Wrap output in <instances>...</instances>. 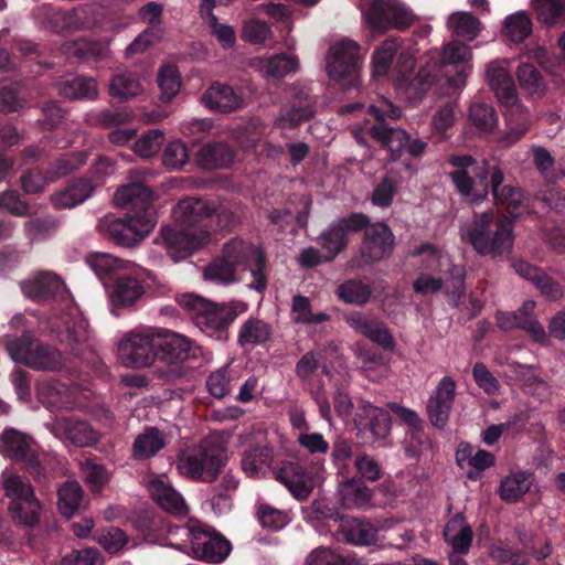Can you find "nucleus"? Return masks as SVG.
Here are the masks:
<instances>
[{
	"label": "nucleus",
	"instance_id": "nucleus-1",
	"mask_svg": "<svg viewBox=\"0 0 565 565\" xmlns=\"http://www.w3.org/2000/svg\"><path fill=\"white\" fill-rule=\"evenodd\" d=\"M471 58L472 53L468 45L456 40L450 41L443 47L439 66L436 64L426 65L419 70L412 82L406 83L407 74L413 70L415 62L413 54L409 52L402 53L397 62L398 72L401 73V77L397 78V89L403 92L411 103H417L430 88L441 68L447 66L456 67L457 74L449 77L448 83L451 87L458 88L465 85L466 78L471 72Z\"/></svg>",
	"mask_w": 565,
	"mask_h": 565
},
{
	"label": "nucleus",
	"instance_id": "nucleus-2",
	"mask_svg": "<svg viewBox=\"0 0 565 565\" xmlns=\"http://www.w3.org/2000/svg\"><path fill=\"white\" fill-rule=\"evenodd\" d=\"M207 204L201 199L188 198L173 210L175 223L162 228L157 239L170 257L178 262L211 241V233L203 223L210 216Z\"/></svg>",
	"mask_w": 565,
	"mask_h": 565
},
{
	"label": "nucleus",
	"instance_id": "nucleus-3",
	"mask_svg": "<svg viewBox=\"0 0 565 565\" xmlns=\"http://www.w3.org/2000/svg\"><path fill=\"white\" fill-rule=\"evenodd\" d=\"M418 258L423 270L413 286L418 294H435L443 287L449 301L458 306L465 295L466 270L461 265L452 263L449 255L433 244H423L413 252Z\"/></svg>",
	"mask_w": 565,
	"mask_h": 565
},
{
	"label": "nucleus",
	"instance_id": "nucleus-4",
	"mask_svg": "<svg viewBox=\"0 0 565 565\" xmlns=\"http://www.w3.org/2000/svg\"><path fill=\"white\" fill-rule=\"evenodd\" d=\"M459 233L480 256L501 259L513 249V222L504 215L494 217L491 211L475 214L461 224Z\"/></svg>",
	"mask_w": 565,
	"mask_h": 565
},
{
	"label": "nucleus",
	"instance_id": "nucleus-5",
	"mask_svg": "<svg viewBox=\"0 0 565 565\" xmlns=\"http://www.w3.org/2000/svg\"><path fill=\"white\" fill-rule=\"evenodd\" d=\"M178 303L189 311L203 333L218 340L226 338L228 326L248 309V305L241 300L216 303L194 294L179 296Z\"/></svg>",
	"mask_w": 565,
	"mask_h": 565
},
{
	"label": "nucleus",
	"instance_id": "nucleus-6",
	"mask_svg": "<svg viewBox=\"0 0 565 565\" xmlns=\"http://www.w3.org/2000/svg\"><path fill=\"white\" fill-rule=\"evenodd\" d=\"M449 163L454 168L450 178L460 196L470 204L484 201L493 186V171L501 170L484 159L471 156L451 157Z\"/></svg>",
	"mask_w": 565,
	"mask_h": 565
},
{
	"label": "nucleus",
	"instance_id": "nucleus-7",
	"mask_svg": "<svg viewBox=\"0 0 565 565\" xmlns=\"http://www.w3.org/2000/svg\"><path fill=\"white\" fill-rule=\"evenodd\" d=\"M0 455L21 463L38 482H45L54 477L51 460L40 457L35 439L17 428L9 427L0 434Z\"/></svg>",
	"mask_w": 565,
	"mask_h": 565
},
{
	"label": "nucleus",
	"instance_id": "nucleus-8",
	"mask_svg": "<svg viewBox=\"0 0 565 565\" xmlns=\"http://www.w3.org/2000/svg\"><path fill=\"white\" fill-rule=\"evenodd\" d=\"M6 349L14 362L35 371L57 372L65 363L60 350L43 343L29 332L18 339L7 340Z\"/></svg>",
	"mask_w": 565,
	"mask_h": 565
},
{
	"label": "nucleus",
	"instance_id": "nucleus-9",
	"mask_svg": "<svg viewBox=\"0 0 565 565\" xmlns=\"http://www.w3.org/2000/svg\"><path fill=\"white\" fill-rule=\"evenodd\" d=\"M226 459V451L222 447L194 446L179 454L177 468L186 478L211 482L218 476Z\"/></svg>",
	"mask_w": 565,
	"mask_h": 565
},
{
	"label": "nucleus",
	"instance_id": "nucleus-10",
	"mask_svg": "<svg viewBox=\"0 0 565 565\" xmlns=\"http://www.w3.org/2000/svg\"><path fill=\"white\" fill-rule=\"evenodd\" d=\"M170 533L186 540L192 547L194 556L207 563L218 564L231 552V544L225 537L205 530L201 525L175 526Z\"/></svg>",
	"mask_w": 565,
	"mask_h": 565
},
{
	"label": "nucleus",
	"instance_id": "nucleus-11",
	"mask_svg": "<svg viewBox=\"0 0 565 565\" xmlns=\"http://www.w3.org/2000/svg\"><path fill=\"white\" fill-rule=\"evenodd\" d=\"M327 72L330 78L344 87L354 86L360 77V45L350 39H342L331 45L327 56Z\"/></svg>",
	"mask_w": 565,
	"mask_h": 565
},
{
	"label": "nucleus",
	"instance_id": "nucleus-12",
	"mask_svg": "<svg viewBox=\"0 0 565 565\" xmlns=\"http://www.w3.org/2000/svg\"><path fill=\"white\" fill-rule=\"evenodd\" d=\"M157 329L138 327L126 332L118 342L122 363L130 367L150 366L156 361Z\"/></svg>",
	"mask_w": 565,
	"mask_h": 565
},
{
	"label": "nucleus",
	"instance_id": "nucleus-13",
	"mask_svg": "<svg viewBox=\"0 0 565 565\" xmlns=\"http://www.w3.org/2000/svg\"><path fill=\"white\" fill-rule=\"evenodd\" d=\"M38 398L51 412L86 407L90 392L79 385H66L56 380H44L36 386Z\"/></svg>",
	"mask_w": 565,
	"mask_h": 565
},
{
	"label": "nucleus",
	"instance_id": "nucleus-14",
	"mask_svg": "<svg viewBox=\"0 0 565 565\" xmlns=\"http://www.w3.org/2000/svg\"><path fill=\"white\" fill-rule=\"evenodd\" d=\"M154 213L127 215L125 218L110 220L107 223L109 237L118 245L132 246L139 243L153 228Z\"/></svg>",
	"mask_w": 565,
	"mask_h": 565
},
{
	"label": "nucleus",
	"instance_id": "nucleus-15",
	"mask_svg": "<svg viewBox=\"0 0 565 565\" xmlns=\"http://www.w3.org/2000/svg\"><path fill=\"white\" fill-rule=\"evenodd\" d=\"M199 348L192 341L166 329H157L156 359L169 364H177L196 358Z\"/></svg>",
	"mask_w": 565,
	"mask_h": 565
},
{
	"label": "nucleus",
	"instance_id": "nucleus-16",
	"mask_svg": "<svg viewBox=\"0 0 565 565\" xmlns=\"http://www.w3.org/2000/svg\"><path fill=\"white\" fill-rule=\"evenodd\" d=\"M354 425L362 441L373 445L386 437L388 416L383 409L370 403H362L355 413Z\"/></svg>",
	"mask_w": 565,
	"mask_h": 565
},
{
	"label": "nucleus",
	"instance_id": "nucleus-17",
	"mask_svg": "<svg viewBox=\"0 0 565 565\" xmlns=\"http://www.w3.org/2000/svg\"><path fill=\"white\" fill-rule=\"evenodd\" d=\"M45 427L63 443L78 447L90 446L98 438L94 428L75 417H56L46 423Z\"/></svg>",
	"mask_w": 565,
	"mask_h": 565
},
{
	"label": "nucleus",
	"instance_id": "nucleus-18",
	"mask_svg": "<svg viewBox=\"0 0 565 565\" xmlns=\"http://www.w3.org/2000/svg\"><path fill=\"white\" fill-rule=\"evenodd\" d=\"M510 60H493L486 65L484 79L501 105H510L518 96L510 73Z\"/></svg>",
	"mask_w": 565,
	"mask_h": 565
},
{
	"label": "nucleus",
	"instance_id": "nucleus-19",
	"mask_svg": "<svg viewBox=\"0 0 565 565\" xmlns=\"http://www.w3.org/2000/svg\"><path fill=\"white\" fill-rule=\"evenodd\" d=\"M426 148V143L419 139H412L403 129L391 128V162H395L392 169L399 173L403 168L412 174V160L419 157Z\"/></svg>",
	"mask_w": 565,
	"mask_h": 565
},
{
	"label": "nucleus",
	"instance_id": "nucleus-20",
	"mask_svg": "<svg viewBox=\"0 0 565 565\" xmlns=\"http://www.w3.org/2000/svg\"><path fill=\"white\" fill-rule=\"evenodd\" d=\"M455 392L456 382L450 376L443 377L427 402V414L433 426L444 428L447 425Z\"/></svg>",
	"mask_w": 565,
	"mask_h": 565
},
{
	"label": "nucleus",
	"instance_id": "nucleus-21",
	"mask_svg": "<svg viewBox=\"0 0 565 565\" xmlns=\"http://www.w3.org/2000/svg\"><path fill=\"white\" fill-rule=\"evenodd\" d=\"M276 479L298 500L307 499L316 484L315 473L299 462L284 463L276 472Z\"/></svg>",
	"mask_w": 565,
	"mask_h": 565
},
{
	"label": "nucleus",
	"instance_id": "nucleus-22",
	"mask_svg": "<svg viewBox=\"0 0 565 565\" xmlns=\"http://www.w3.org/2000/svg\"><path fill=\"white\" fill-rule=\"evenodd\" d=\"M152 201V191L142 183L122 185L114 194L115 205L127 210L129 215L153 213Z\"/></svg>",
	"mask_w": 565,
	"mask_h": 565
},
{
	"label": "nucleus",
	"instance_id": "nucleus-23",
	"mask_svg": "<svg viewBox=\"0 0 565 565\" xmlns=\"http://www.w3.org/2000/svg\"><path fill=\"white\" fill-rule=\"evenodd\" d=\"M143 292V286L137 276L119 274L109 290L111 313L118 316L120 309L132 307Z\"/></svg>",
	"mask_w": 565,
	"mask_h": 565
},
{
	"label": "nucleus",
	"instance_id": "nucleus-24",
	"mask_svg": "<svg viewBox=\"0 0 565 565\" xmlns=\"http://www.w3.org/2000/svg\"><path fill=\"white\" fill-rule=\"evenodd\" d=\"M22 292L30 299L44 300L50 297H63L66 294L64 281L54 273H39L20 284Z\"/></svg>",
	"mask_w": 565,
	"mask_h": 565
},
{
	"label": "nucleus",
	"instance_id": "nucleus-25",
	"mask_svg": "<svg viewBox=\"0 0 565 565\" xmlns=\"http://www.w3.org/2000/svg\"><path fill=\"white\" fill-rule=\"evenodd\" d=\"M315 114V103L306 92L294 94L291 99L281 107L276 125L282 129H290L303 120H308Z\"/></svg>",
	"mask_w": 565,
	"mask_h": 565
},
{
	"label": "nucleus",
	"instance_id": "nucleus-26",
	"mask_svg": "<svg viewBox=\"0 0 565 565\" xmlns=\"http://www.w3.org/2000/svg\"><path fill=\"white\" fill-rule=\"evenodd\" d=\"M249 65L264 78H281L296 73L299 68V60L292 54H274L268 57H255Z\"/></svg>",
	"mask_w": 565,
	"mask_h": 565
},
{
	"label": "nucleus",
	"instance_id": "nucleus-27",
	"mask_svg": "<svg viewBox=\"0 0 565 565\" xmlns=\"http://www.w3.org/2000/svg\"><path fill=\"white\" fill-rule=\"evenodd\" d=\"M96 184L88 178L73 180L63 190L53 193L50 201L54 209H73L92 198Z\"/></svg>",
	"mask_w": 565,
	"mask_h": 565
},
{
	"label": "nucleus",
	"instance_id": "nucleus-28",
	"mask_svg": "<svg viewBox=\"0 0 565 565\" xmlns=\"http://www.w3.org/2000/svg\"><path fill=\"white\" fill-rule=\"evenodd\" d=\"M57 340L70 349V353L82 356L89 349V333L87 322L79 316L68 318L64 321V329L56 330Z\"/></svg>",
	"mask_w": 565,
	"mask_h": 565
},
{
	"label": "nucleus",
	"instance_id": "nucleus-29",
	"mask_svg": "<svg viewBox=\"0 0 565 565\" xmlns=\"http://www.w3.org/2000/svg\"><path fill=\"white\" fill-rule=\"evenodd\" d=\"M507 108L505 121L507 132L500 140L502 146L510 147L527 131L531 126V116L529 110L519 102L518 96L515 102L510 105H503Z\"/></svg>",
	"mask_w": 565,
	"mask_h": 565
},
{
	"label": "nucleus",
	"instance_id": "nucleus-30",
	"mask_svg": "<svg viewBox=\"0 0 565 565\" xmlns=\"http://www.w3.org/2000/svg\"><path fill=\"white\" fill-rule=\"evenodd\" d=\"M202 103L218 113H231L239 109L243 98L231 86L214 83L202 95Z\"/></svg>",
	"mask_w": 565,
	"mask_h": 565
},
{
	"label": "nucleus",
	"instance_id": "nucleus-31",
	"mask_svg": "<svg viewBox=\"0 0 565 565\" xmlns=\"http://www.w3.org/2000/svg\"><path fill=\"white\" fill-rule=\"evenodd\" d=\"M148 489L152 499L166 511L173 514L186 513V504L182 495L175 491L162 477L149 480Z\"/></svg>",
	"mask_w": 565,
	"mask_h": 565
},
{
	"label": "nucleus",
	"instance_id": "nucleus-32",
	"mask_svg": "<svg viewBox=\"0 0 565 565\" xmlns=\"http://www.w3.org/2000/svg\"><path fill=\"white\" fill-rule=\"evenodd\" d=\"M504 175L501 170L493 171V186L491 189L494 201L498 205L505 207L512 216H518L525 207V196L521 189L511 185H503Z\"/></svg>",
	"mask_w": 565,
	"mask_h": 565
},
{
	"label": "nucleus",
	"instance_id": "nucleus-33",
	"mask_svg": "<svg viewBox=\"0 0 565 565\" xmlns=\"http://www.w3.org/2000/svg\"><path fill=\"white\" fill-rule=\"evenodd\" d=\"M512 267L522 278L532 281L540 289L542 295L548 299L555 301L563 297V290L558 284L553 281L540 268H536L524 260L513 262Z\"/></svg>",
	"mask_w": 565,
	"mask_h": 565
},
{
	"label": "nucleus",
	"instance_id": "nucleus-34",
	"mask_svg": "<svg viewBox=\"0 0 565 565\" xmlns=\"http://www.w3.org/2000/svg\"><path fill=\"white\" fill-rule=\"evenodd\" d=\"M273 449L267 446H255L245 450L242 458V469L249 478H264L271 468Z\"/></svg>",
	"mask_w": 565,
	"mask_h": 565
},
{
	"label": "nucleus",
	"instance_id": "nucleus-35",
	"mask_svg": "<svg viewBox=\"0 0 565 565\" xmlns=\"http://www.w3.org/2000/svg\"><path fill=\"white\" fill-rule=\"evenodd\" d=\"M344 320L358 333L383 348L388 347V331L382 322L359 312L347 315Z\"/></svg>",
	"mask_w": 565,
	"mask_h": 565
},
{
	"label": "nucleus",
	"instance_id": "nucleus-36",
	"mask_svg": "<svg viewBox=\"0 0 565 565\" xmlns=\"http://www.w3.org/2000/svg\"><path fill=\"white\" fill-rule=\"evenodd\" d=\"M444 536L455 554H465L472 542V530L461 513L454 515L445 526Z\"/></svg>",
	"mask_w": 565,
	"mask_h": 565
},
{
	"label": "nucleus",
	"instance_id": "nucleus-37",
	"mask_svg": "<svg viewBox=\"0 0 565 565\" xmlns=\"http://www.w3.org/2000/svg\"><path fill=\"white\" fill-rule=\"evenodd\" d=\"M456 461L460 468L469 467L477 471H483L494 466L495 458L490 451L462 441L458 445Z\"/></svg>",
	"mask_w": 565,
	"mask_h": 565
},
{
	"label": "nucleus",
	"instance_id": "nucleus-38",
	"mask_svg": "<svg viewBox=\"0 0 565 565\" xmlns=\"http://www.w3.org/2000/svg\"><path fill=\"white\" fill-rule=\"evenodd\" d=\"M262 249L241 238H234L226 243L222 257L228 262L236 271L246 270L247 265Z\"/></svg>",
	"mask_w": 565,
	"mask_h": 565
},
{
	"label": "nucleus",
	"instance_id": "nucleus-39",
	"mask_svg": "<svg viewBox=\"0 0 565 565\" xmlns=\"http://www.w3.org/2000/svg\"><path fill=\"white\" fill-rule=\"evenodd\" d=\"M388 227L384 222L369 225L364 231L363 256L369 260L383 257L387 249Z\"/></svg>",
	"mask_w": 565,
	"mask_h": 565
},
{
	"label": "nucleus",
	"instance_id": "nucleus-40",
	"mask_svg": "<svg viewBox=\"0 0 565 565\" xmlns=\"http://www.w3.org/2000/svg\"><path fill=\"white\" fill-rule=\"evenodd\" d=\"M198 163L204 169L228 167L234 160L233 150L224 142H213L203 146L196 156Z\"/></svg>",
	"mask_w": 565,
	"mask_h": 565
},
{
	"label": "nucleus",
	"instance_id": "nucleus-41",
	"mask_svg": "<svg viewBox=\"0 0 565 565\" xmlns=\"http://www.w3.org/2000/svg\"><path fill=\"white\" fill-rule=\"evenodd\" d=\"M273 334L269 323L258 318H248L239 328L237 341L242 347H256L266 343Z\"/></svg>",
	"mask_w": 565,
	"mask_h": 565
},
{
	"label": "nucleus",
	"instance_id": "nucleus-42",
	"mask_svg": "<svg viewBox=\"0 0 565 565\" xmlns=\"http://www.w3.org/2000/svg\"><path fill=\"white\" fill-rule=\"evenodd\" d=\"M532 483V475L513 471L502 479L499 487L500 498L505 502H515L531 489Z\"/></svg>",
	"mask_w": 565,
	"mask_h": 565
},
{
	"label": "nucleus",
	"instance_id": "nucleus-43",
	"mask_svg": "<svg viewBox=\"0 0 565 565\" xmlns=\"http://www.w3.org/2000/svg\"><path fill=\"white\" fill-rule=\"evenodd\" d=\"M58 93L70 99H95L98 85L94 78L75 76L60 83Z\"/></svg>",
	"mask_w": 565,
	"mask_h": 565
},
{
	"label": "nucleus",
	"instance_id": "nucleus-44",
	"mask_svg": "<svg viewBox=\"0 0 565 565\" xmlns=\"http://www.w3.org/2000/svg\"><path fill=\"white\" fill-rule=\"evenodd\" d=\"M166 446L162 434L154 427H148L139 434L132 445V456L137 460L154 456Z\"/></svg>",
	"mask_w": 565,
	"mask_h": 565
},
{
	"label": "nucleus",
	"instance_id": "nucleus-45",
	"mask_svg": "<svg viewBox=\"0 0 565 565\" xmlns=\"http://www.w3.org/2000/svg\"><path fill=\"white\" fill-rule=\"evenodd\" d=\"M537 20L547 26L565 25V0H532Z\"/></svg>",
	"mask_w": 565,
	"mask_h": 565
},
{
	"label": "nucleus",
	"instance_id": "nucleus-46",
	"mask_svg": "<svg viewBox=\"0 0 565 565\" xmlns=\"http://www.w3.org/2000/svg\"><path fill=\"white\" fill-rule=\"evenodd\" d=\"M57 507L61 514L67 519L72 518L82 507L83 490L75 480L64 482L57 490Z\"/></svg>",
	"mask_w": 565,
	"mask_h": 565
},
{
	"label": "nucleus",
	"instance_id": "nucleus-47",
	"mask_svg": "<svg viewBox=\"0 0 565 565\" xmlns=\"http://www.w3.org/2000/svg\"><path fill=\"white\" fill-rule=\"evenodd\" d=\"M345 540L354 545H371L376 542V529L359 519H347L341 523Z\"/></svg>",
	"mask_w": 565,
	"mask_h": 565
},
{
	"label": "nucleus",
	"instance_id": "nucleus-48",
	"mask_svg": "<svg viewBox=\"0 0 565 565\" xmlns=\"http://www.w3.org/2000/svg\"><path fill=\"white\" fill-rule=\"evenodd\" d=\"M0 483L4 491V495L11 499L10 503L22 502L35 497L30 482L17 473L4 470L1 473Z\"/></svg>",
	"mask_w": 565,
	"mask_h": 565
},
{
	"label": "nucleus",
	"instance_id": "nucleus-49",
	"mask_svg": "<svg viewBox=\"0 0 565 565\" xmlns=\"http://www.w3.org/2000/svg\"><path fill=\"white\" fill-rule=\"evenodd\" d=\"M142 92L143 86L140 78L129 71L115 75L109 85V94L121 100L135 97Z\"/></svg>",
	"mask_w": 565,
	"mask_h": 565
},
{
	"label": "nucleus",
	"instance_id": "nucleus-50",
	"mask_svg": "<svg viewBox=\"0 0 565 565\" xmlns=\"http://www.w3.org/2000/svg\"><path fill=\"white\" fill-rule=\"evenodd\" d=\"M361 12L374 33H382L387 29V4L384 0H360Z\"/></svg>",
	"mask_w": 565,
	"mask_h": 565
},
{
	"label": "nucleus",
	"instance_id": "nucleus-51",
	"mask_svg": "<svg viewBox=\"0 0 565 565\" xmlns=\"http://www.w3.org/2000/svg\"><path fill=\"white\" fill-rule=\"evenodd\" d=\"M447 28L454 35L472 41L478 36L481 24L477 18L468 12H455L449 15Z\"/></svg>",
	"mask_w": 565,
	"mask_h": 565
},
{
	"label": "nucleus",
	"instance_id": "nucleus-52",
	"mask_svg": "<svg viewBox=\"0 0 565 565\" xmlns=\"http://www.w3.org/2000/svg\"><path fill=\"white\" fill-rule=\"evenodd\" d=\"M339 495L344 508H365L370 504L371 491L362 482L350 480L339 488Z\"/></svg>",
	"mask_w": 565,
	"mask_h": 565
},
{
	"label": "nucleus",
	"instance_id": "nucleus-53",
	"mask_svg": "<svg viewBox=\"0 0 565 565\" xmlns=\"http://www.w3.org/2000/svg\"><path fill=\"white\" fill-rule=\"evenodd\" d=\"M318 243L324 253V258L333 260L347 247L348 238L339 225L333 222L320 234Z\"/></svg>",
	"mask_w": 565,
	"mask_h": 565
},
{
	"label": "nucleus",
	"instance_id": "nucleus-54",
	"mask_svg": "<svg viewBox=\"0 0 565 565\" xmlns=\"http://www.w3.org/2000/svg\"><path fill=\"white\" fill-rule=\"evenodd\" d=\"M515 75L522 90L531 96H542L546 90V84L540 72L530 63H521Z\"/></svg>",
	"mask_w": 565,
	"mask_h": 565
},
{
	"label": "nucleus",
	"instance_id": "nucleus-55",
	"mask_svg": "<svg viewBox=\"0 0 565 565\" xmlns=\"http://www.w3.org/2000/svg\"><path fill=\"white\" fill-rule=\"evenodd\" d=\"M87 264L99 278L118 276L121 270L129 268V263L106 253H96L88 256Z\"/></svg>",
	"mask_w": 565,
	"mask_h": 565
},
{
	"label": "nucleus",
	"instance_id": "nucleus-56",
	"mask_svg": "<svg viewBox=\"0 0 565 565\" xmlns=\"http://www.w3.org/2000/svg\"><path fill=\"white\" fill-rule=\"evenodd\" d=\"M41 510L42 504L35 497L9 504L12 519L17 523L29 527H33L39 523Z\"/></svg>",
	"mask_w": 565,
	"mask_h": 565
},
{
	"label": "nucleus",
	"instance_id": "nucleus-57",
	"mask_svg": "<svg viewBox=\"0 0 565 565\" xmlns=\"http://www.w3.org/2000/svg\"><path fill=\"white\" fill-rule=\"evenodd\" d=\"M237 273L238 271L221 256L204 267L203 278L214 284L230 285L237 280Z\"/></svg>",
	"mask_w": 565,
	"mask_h": 565
},
{
	"label": "nucleus",
	"instance_id": "nucleus-58",
	"mask_svg": "<svg viewBox=\"0 0 565 565\" xmlns=\"http://www.w3.org/2000/svg\"><path fill=\"white\" fill-rule=\"evenodd\" d=\"M105 17L103 7L87 3L73 9L74 30H85L97 26Z\"/></svg>",
	"mask_w": 565,
	"mask_h": 565
},
{
	"label": "nucleus",
	"instance_id": "nucleus-59",
	"mask_svg": "<svg viewBox=\"0 0 565 565\" xmlns=\"http://www.w3.org/2000/svg\"><path fill=\"white\" fill-rule=\"evenodd\" d=\"M106 45L99 43H93L85 39H78L75 41L66 42L63 44V53L67 57H76L79 60H87L90 57H102L106 53Z\"/></svg>",
	"mask_w": 565,
	"mask_h": 565
},
{
	"label": "nucleus",
	"instance_id": "nucleus-60",
	"mask_svg": "<svg viewBox=\"0 0 565 565\" xmlns=\"http://www.w3.org/2000/svg\"><path fill=\"white\" fill-rule=\"evenodd\" d=\"M469 120L478 130L490 132L498 124V116L491 105L473 103L469 110Z\"/></svg>",
	"mask_w": 565,
	"mask_h": 565
},
{
	"label": "nucleus",
	"instance_id": "nucleus-61",
	"mask_svg": "<svg viewBox=\"0 0 565 565\" xmlns=\"http://www.w3.org/2000/svg\"><path fill=\"white\" fill-rule=\"evenodd\" d=\"M504 34L513 42H522L532 31V22L529 15L516 12L507 17L504 21Z\"/></svg>",
	"mask_w": 565,
	"mask_h": 565
},
{
	"label": "nucleus",
	"instance_id": "nucleus-62",
	"mask_svg": "<svg viewBox=\"0 0 565 565\" xmlns=\"http://www.w3.org/2000/svg\"><path fill=\"white\" fill-rule=\"evenodd\" d=\"M213 3L210 0H205L201 4V14L206 20L209 25L212 28L213 33L217 40L225 47H230L235 43V32L230 25H222L217 22V18L212 12Z\"/></svg>",
	"mask_w": 565,
	"mask_h": 565
},
{
	"label": "nucleus",
	"instance_id": "nucleus-63",
	"mask_svg": "<svg viewBox=\"0 0 565 565\" xmlns=\"http://www.w3.org/2000/svg\"><path fill=\"white\" fill-rule=\"evenodd\" d=\"M158 85L161 90V99L170 102L181 88L179 72L173 65H164L158 74Z\"/></svg>",
	"mask_w": 565,
	"mask_h": 565
},
{
	"label": "nucleus",
	"instance_id": "nucleus-64",
	"mask_svg": "<svg viewBox=\"0 0 565 565\" xmlns=\"http://www.w3.org/2000/svg\"><path fill=\"white\" fill-rule=\"evenodd\" d=\"M337 295L345 303L360 306L369 300L371 290L361 281L349 280L338 287Z\"/></svg>",
	"mask_w": 565,
	"mask_h": 565
}]
</instances>
